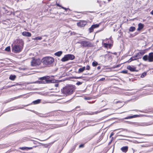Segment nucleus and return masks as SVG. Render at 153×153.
I'll list each match as a JSON object with an SVG mask.
<instances>
[{"label": "nucleus", "instance_id": "nucleus-1", "mask_svg": "<svg viewBox=\"0 0 153 153\" xmlns=\"http://www.w3.org/2000/svg\"><path fill=\"white\" fill-rule=\"evenodd\" d=\"M17 43L12 47L13 51L15 53L20 52L23 48V42L22 40H17Z\"/></svg>", "mask_w": 153, "mask_h": 153}, {"label": "nucleus", "instance_id": "nucleus-2", "mask_svg": "<svg viewBox=\"0 0 153 153\" xmlns=\"http://www.w3.org/2000/svg\"><path fill=\"white\" fill-rule=\"evenodd\" d=\"M75 86L73 85H68L63 88L62 92L66 96L72 94L75 89Z\"/></svg>", "mask_w": 153, "mask_h": 153}, {"label": "nucleus", "instance_id": "nucleus-3", "mask_svg": "<svg viewBox=\"0 0 153 153\" xmlns=\"http://www.w3.org/2000/svg\"><path fill=\"white\" fill-rule=\"evenodd\" d=\"M54 61V58L50 56L44 57L42 60V63L45 65H51L53 62Z\"/></svg>", "mask_w": 153, "mask_h": 153}, {"label": "nucleus", "instance_id": "nucleus-4", "mask_svg": "<svg viewBox=\"0 0 153 153\" xmlns=\"http://www.w3.org/2000/svg\"><path fill=\"white\" fill-rule=\"evenodd\" d=\"M41 63V61L39 59L33 58L31 62V65L32 66H37L39 65Z\"/></svg>", "mask_w": 153, "mask_h": 153}, {"label": "nucleus", "instance_id": "nucleus-5", "mask_svg": "<svg viewBox=\"0 0 153 153\" xmlns=\"http://www.w3.org/2000/svg\"><path fill=\"white\" fill-rule=\"evenodd\" d=\"M108 39H104L103 40L102 43L103 44L105 48H111L113 45V41L111 39H108L109 40L108 42V43H104V42H105L106 40Z\"/></svg>", "mask_w": 153, "mask_h": 153}, {"label": "nucleus", "instance_id": "nucleus-6", "mask_svg": "<svg viewBox=\"0 0 153 153\" xmlns=\"http://www.w3.org/2000/svg\"><path fill=\"white\" fill-rule=\"evenodd\" d=\"M74 56L72 54H67L65 55L62 58L61 61L62 62H65L68 60H72L74 59Z\"/></svg>", "mask_w": 153, "mask_h": 153}, {"label": "nucleus", "instance_id": "nucleus-7", "mask_svg": "<svg viewBox=\"0 0 153 153\" xmlns=\"http://www.w3.org/2000/svg\"><path fill=\"white\" fill-rule=\"evenodd\" d=\"M81 44L84 47H89L93 46V44L88 42L86 41H83L81 42Z\"/></svg>", "mask_w": 153, "mask_h": 153}, {"label": "nucleus", "instance_id": "nucleus-8", "mask_svg": "<svg viewBox=\"0 0 153 153\" xmlns=\"http://www.w3.org/2000/svg\"><path fill=\"white\" fill-rule=\"evenodd\" d=\"M99 26V24H96L92 25L91 26L89 29V31L90 33L92 32L94 29L97 28Z\"/></svg>", "mask_w": 153, "mask_h": 153}, {"label": "nucleus", "instance_id": "nucleus-9", "mask_svg": "<svg viewBox=\"0 0 153 153\" xmlns=\"http://www.w3.org/2000/svg\"><path fill=\"white\" fill-rule=\"evenodd\" d=\"M86 24V22L85 21H80L77 23V26L81 27H84Z\"/></svg>", "mask_w": 153, "mask_h": 153}, {"label": "nucleus", "instance_id": "nucleus-10", "mask_svg": "<svg viewBox=\"0 0 153 153\" xmlns=\"http://www.w3.org/2000/svg\"><path fill=\"white\" fill-rule=\"evenodd\" d=\"M127 68L128 69L130 70L131 71H137L136 69V68L134 67L133 66H131L130 65H128L127 66Z\"/></svg>", "mask_w": 153, "mask_h": 153}, {"label": "nucleus", "instance_id": "nucleus-11", "mask_svg": "<svg viewBox=\"0 0 153 153\" xmlns=\"http://www.w3.org/2000/svg\"><path fill=\"white\" fill-rule=\"evenodd\" d=\"M149 61L153 62V53L152 52L150 53L149 54Z\"/></svg>", "mask_w": 153, "mask_h": 153}, {"label": "nucleus", "instance_id": "nucleus-12", "mask_svg": "<svg viewBox=\"0 0 153 153\" xmlns=\"http://www.w3.org/2000/svg\"><path fill=\"white\" fill-rule=\"evenodd\" d=\"M22 34L23 36L27 37H30L31 36V34L30 33L26 31L23 32Z\"/></svg>", "mask_w": 153, "mask_h": 153}, {"label": "nucleus", "instance_id": "nucleus-13", "mask_svg": "<svg viewBox=\"0 0 153 153\" xmlns=\"http://www.w3.org/2000/svg\"><path fill=\"white\" fill-rule=\"evenodd\" d=\"M144 27V25L141 23H140L138 25V28L137 29V30L140 31Z\"/></svg>", "mask_w": 153, "mask_h": 153}, {"label": "nucleus", "instance_id": "nucleus-14", "mask_svg": "<svg viewBox=\"0 0 153 153\" xmlns=\"http://www.w3.org/2000/svg\"><path fill=\"white\" fill-rule=\"evenodd\" d=\"M128 149V146H125L122 147L121 149V150L123 152L126 153Z\"/></svg>", "mask_w": 153, "mask_h": 153}, {"label": "nucleus", "instance_id": "nucleus-15", "mask_svg": "<svg viewBox=\"0 0 153 153\" xmlns=\"http://www.w3.org/2000/svg\"><path fill=\"white\" fill-rule=\"evenodd\" d=\"M85 67L84 66L82 68H80L79 69L78 71V73H80L83 72L85 70Z\"/></svg>", "mask_w": 153, "mask_h": 153}, {"label": "nucleus", "instance_id": "nucleus-16", "mask_svg": "<svg viewBox=\"0 0 153 153\" xmlns=\"http://www.w3.org/2000/svg\"><path fill=\"white\" fill-rule=\"evenodd\" d=\"M62 51H58L54 53L55 55L58 56H60L62 54Z\"/></svg>", "mask_w": 153, "mask_h": 153}, {"label": "nucleus", "instance_id": "nucleus-17", "mask_svg": "<svg viewBox=\"0 0 153 153\" xmlns=\"http://www.w3.org/2000/svg\"><path fill=\"white\" fill-rule=\"evenodd\" d=\"M137 59L134 56H133L132 57H131V58L128 60V62H131V61H134V60H137Z\"/></svg>", "mask_w": 153, "mask_h": 153}, {"label": "nucleus", "instance_id": "nucleus-18", "mask_svg": "<svg viewBox=\"0 0 153 153\" xmlns=\"http://www.w3.org/2000/svg\"><path fill=\"white\" fill-rule=\"evenodd\" d=\"M16 77V76L15 75H11L9 77V79L12 80L13 81L15 79Z\"/></svg>", "mask_w": 153, "mask_h": 153}, {"label": "nucleus", "instance_id": "nucleus-19", "mask_svg": "<svg viewBox=\"0 0 153 153\" xmlns=\"http://www.w3.org/2000/svg\"><path fill=\"white\" fill-rule=\"evenodd\" d=\"M33 148V147H22L20 148L21 149H22V150H30L32 149Z\"/></svg>", "mask_w": 153, "mask_h": 153}, {"label": "nucleus", "instance_id": "nucleus-20", "mask_svg": "<svg viewBox=\"0 0 153 153\" xmlns=\"http://www.w3.org/2000/svg\"><path fill=\"white\" fill-rule=\"evenodd\" d=\"M143 59L144 61H146L147 60L149 61V56L145 55L143 57Z\"/></svg>", "mask_w": 153, "mask_h": 153}, {"label": "nucleus", "instance_id": "nucleus-21", "mask_svg": "<svg viewBox=\"0 0 153 153\" xmlns=\"http://www.w3.org/2000/svg\"><path fill=\"white\" fill-rule=\"evenodd\" d=\"M137 115H134L132 116H129L125 118L124 119H129L132 118L134 117H136Z\"/></svg>", "mask_w": 153, "mask_h": 153}, {"label": "nucleus", "instance_id": "nucleus-22", "mask_svg": "<svg viewBox=\"0 0 153 153\" xmlns=\"http://www.w3.org/2000/svg\"><path fill=\"white\" fill-rule=\"evenodd\" d=\"M41 100L40 99L37 100L33 101V103L35 104L39 103L40 102Z\"/></svg>", "mask_w": 153, "mask_h": 153}, {"label": "nucleus", "instance_id": "nucleus-23", "mask_svg": "<svg viewBox=\"0 0 153 153\" xmlns=\"http://www.w3.org/2000/svg\"><path fill=\"white\" fill-rule=\"evenodd\" d=\"M134 56L137 59H138L141 58V57H140V55L138 53H136Z\"/></svg>", "mask_w": 153, "mask_h": 153}, {"label": "nucleus", "instance_id": "nucleus-24", "mask_svg": "<svg viewBox=\"0 0 153 153\" xmlns=\"http://www.w3.org/2000/svg\"><path fill=\"white\" fill-rule=\"evenodd\" d=\"M42 37L40 36H38L32 39H33L34 40H40L42 39Z\"/></svg>", "mask_w": 153, "mask_h": 153}, {"label": "nucleus", "instance_id": "nucleus-25", "mask_svg": "<svg viewBox=\"0 0 153 153\" xmlns=\"http://www.w3.org/2000/svg\"><path fill=\"white\" fill-rule=\"evenodd\" d=\"M14 85H11L10 86L7 85V86H4L3 87L2 89H7L8 88L11 87Z\"/></svg>", "mask_w": 153, "mask_h": 153}, {"label": "nucleus", "instance_id": "nucleus-26", "mask_svg": "<svg viewBox=\"0 0 153 153\" xmlns=\"http://www.w3.org/2000/svg\"><path fill=\"white\" fill-rule=\"evenodd\" d=\"M138 53L140 55V57H141V56L144 54V53H145V52L144 51H140Z\"/></svg>", "mask_w": 153, "mask_h": 153}, {"label": "nucleus", "instance_id": "nucleus-27", "mask_svg": "<svg viewBox=\"0 0 153 153\" xmlns=\"http://www.w3.org/2000/svg\"><path fill=\"white\" fill-rule=\"evenodd\" d=\"M135 29V28L134 27H131L129 28V30L131 32L134 31Z\"/></svg>", "mask_w": 153, "mask_h": 153}, {"label": "nucleus", "instance_id": "nucleus-28", "mask_svg": "<svg viewBox=\"0 0 153 153\" xmlns=\"http://www.w3.org/2000/svg\"><path fill=\"white\" fill-rule=\"evenodd\" d=\"M98 65V63L97 62L94 61L92 63V65L94 67Z\"/></svg>", "mask_w": 153, "mask_h": 153}, {"label": "nucleus", "instance_id": "nucleus-29", "mask_svg": "<svg viewBox=\"0 0 153 153\" xmlns=\"http://www.w3.org/2000/svg\"><path fill=\"white\" fill-rule=\"evenodd\" d=\"M49 76H47V77L44 76L40 78V79L41 80H46L47 79H48Z\"/></svg>", "mask_w": 153, "mask_h": 153}, {"label": "nucleus", "instance_id": "nucleus-30", "mask_svg": "<svg viewBox=\"0 0 153 153\" xmlns=\"http://www.w3.org/2000/svg\"><path fill=\"white\" fill-rule=\"evenodd\" d=\"M5 50L7 51H10V46L7 47L5 48Z\"/></svg>", "mask_w": 153, "mask_h": 153}, {"label": "nucleus", "instance_id": "nucleus-31", "mask_svg": "<svg viewBox=\"0 0 153 153\" xmlns=\"http://www.w3.org/2000/svg\"><path fill=\"white\" fill-rule=\"evenodd\" d=\"M146 73L144 72L142 74V75L141 76V78H143L144 77H145V76H146Z\"/></svg>", "mask_w": 153, "mask_h": 153}, {"label": "nucleus", "instance_id": "nucleus-32", "mask_svg": "<svg viewBox=\"0 0 153 153\" xmlns=\"http://www.w3.org/2000/svg\"><path fill=\"white\" fill-rule=\"evenodd\" d=\"M56 5L58 6H59V7H61V8L65 10H67V9L66 8H65L63 7H62V6L61 5H59L58 4H56Z\"/></svg>", "mask_w": 153, "mask_h": 153}, {"label": "nucleus", "instance_id": "nucleus-33", "mask_svg": "<svg viewBox=\"0 0 153 153\" xmlns=\"http://www.w3.org/2000/svg\"><path fill=\"white\" fill-rule=\"evenodd\" d=\"M90 69V67L89 65H87L86 66V70H89Z\"/></svg>", "mask_w": 153, "mask_h": 153}, {"label": "nucleus", "instance_id": "nucleus-34", "mask_svg": "<svg viewBox=\"0 0 153 153\" xmlns=\"http://www.w3.org/2000/svg\"><path fill=\"white\" fill-rule=\"evenodd\" d=\"M82 83L81 82H78L76 83V85H80L81 84H82Z\"/></svg>", "mask_w": 153, "mask_h": 153}, {"label": "nucleus", "instance_id": "nucleus-35", "mask_svg": "<svg viewBox=\"0 0 153 153\" xmlns=\"http://www.w3.org/2000/svg\"><path fill=\"white\" fill-rule=\"evenodd\" d=\"M121 73H124V74H126L127 73V70H125V71H122L121 72Z\"/></svg>", "mask_w": 153, "mask_h": 153}, {"label": "nucleus", "instance_id": "nucleus-36", "mask_svg": "<svg viewBox=\"0 0 153 153\" xmlns=\"http://www.w3.org/2000/svg\"><path fill=\"white\" fill-rule=\"evenodd\" d=\"M105 78H102L99 80V81H103L105 80Z\"/></svg>", "mask_w": 153, "mask_h": 153}, {"label": "nucleus", "instance_id": "nucleus-37", "mask_svg": "<svg viewBox=\"0 0 153 153\" xmlns=\"http://www.w3.org/2000/svg\"><path fill=\"white\" fill-rule=\"evenodd\" d=\"M102 136H101L99 137V140H102Z\"/></svg>", "mask_w": 153, "mask_h": 153}, {"label": "nucleus", "instance_id": "nucleus-38", "mask_svg": "<svg viewBox=\"0 0 153 153\" xmlns=\"http://www.w3.org/2000/svg\"><path fill=\"white\" fill-rule=\"evenodd\" d=\"M150 14L153 15V10L150 12Z\"/></svg>", "mask_w": 153, "mask_h": 153}, {"label": "nucleus", "instance_id": "nucleus-39", "mask_svg": "<svg viewBox=\"0 0 153 153\" xmlns=\"http://www.w3.org/2000/svg\"><path fill=\"white\" fill-rule=\"evenodd\" d=\"M99 112H98V113ZM97 113H98V112H93V113L92 114H97Z\"/></svg>", "mask_w": 153, "mask_h": 153}, {"label": "nucleus", "instance_id": "nucleus-40", "mask_svg": "<svg viewBox=\"0 0 153 153\" xmlns=\"http://www.w3.org/2000/svg\"><path fill=\"white\" fill-rule=\"evenodd\" d=\"M55 86L56 87H57L58 86V84H55Z\"/></svg>", "mask_w": 153, "mask_h": 153}, {"label": "nucleus", "instance_id": "nucleus-41", "mask_svg": "<svg viewBox=\"0 0 153 153\" xmlns=\"http://www.w3.org/2000/svg\"><path fill=\"white\" fill-rule=\"evenodd\" d=\"M120 66V65H117L115 67V68H118Z\"/></svg>", "mask_w": 153, "mask_h": 153}, {"label": "nucleus", "instance_id": "nucleus-42", "mask_svg": "<svg viewBox=\"0 0 153 153\" xmlns=\"http://www.w3.org/2000/svg\"><path fill=\"white\" fill-rule=\"evenodd\" d=\"M83 146V145H79V147H82Z\"/></svg>", "mask_w": 153, "mask_h": 153}, {"label": "nucleus", "instance_id": "nucleus-43", "mask_svg": "<svg viewBox=\"0 0 153 153\" xmlns=\"http://www.w3.org/2000/svg\"><path fill=\"white\" fill-rule=\"evenodd\" d=\"M97 69H100V66H98L97 68Z\"/></svg>", "mask_w": 153, "mask_h": 153}, {"label": "nucleus", "instance_id": "nucleus-44", "mask_svg": "<svg viewBox=\"0 0 153 153\" xmlns=\"http://www.w3.org/2000/svg\"><path fill=\"white\" fill-rule=\"evenodd\" d=\"M39 82V81H37L36 82H35L34 83H38Z\"/></svg>", "mask_w": 153, "mask_h": 153}, {"label": "nucleus", "instance_id": "nucleus-45", "mask_svg": "<svg viewBox=\"0 0 153 153\" xmlns=\"http://www.w3.org/2000/svg\"><path fill=\"white\" fill-rule=\"evenodd\" d=\"M113 134L112 133L111 134V135H110V137H111L113 135Z\"/></svg>", "mask_w": 153, "mask_h": 153}, {"label": "nucleus", "instance_id": "nucleus-46", "mask_svg": "<svg viewBox=\"0 0 153 153\" xmlns=\"http://www.w3.org/2000/svg\"><path fill=\"white\" fill-rule=\"evenodd\" d=\"M81 77H77L76 78L77 79H79V78H80Z\"/></svg>", "mask_w": 153, "mask_h": 153}, {"label": "nucleus", "instance_id": "nucleus-47", "mask_svg": "<svg viewBox=\"0 0 153 153\" xmlns=\"http://www.w3.org/2000/svg\"><path fill=\"white\" fill-rule=\"evenodd\" d=\"M118 102H119V101L117 102H116V103H118ZM120 102V103H122V102Z\"/></svg>", "mask_w": 153, "mask_h": 153}, {"label": "nucleus", "instance_id": "nucleus-48", "mask_svg": "<svg viewBox=\"0 0 153 153\" xmlns=\"http://www.w3.org/2000/svg\"><path fill=\"white\" fill-rule=\"evenodd\" d=\"M123 105H124V104H122L121 105H122V106H123Z\"/></svg>", "mask_w": 153, "mask_h": 153}]
</instances>
